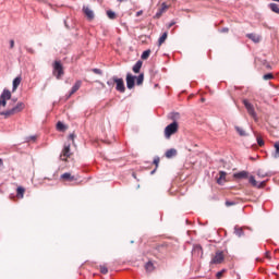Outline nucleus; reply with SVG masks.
<instances>
[{
  "label": "nucleus",
  "mask_w": 279,
  "mask_h": 279,
  "mask_svg": "<svg viewBox=\"0 0 279 279\" xmlns=\"http://www.w3.org/2000/svg\"><path fill=\"white\" fill-rule=\"evenodd\" d=\"M23 110H25V104L17 102L12 109L1 112V116L8 119L10 117H14V114H19V112H23Z\"/></svg>",
  "instance_id": "nucleus-1"
},
{
  "label": "nucleus",
  "mask_w": 279,
  "mask_h": 279,
  "mask_svg": "<svg viewBox=\"0 0 279 279\" xmlns=\"http://www.w3.org/2000/svg\"><path fill=\"white\" fill-rule=\"evenodd\" d=\"M52 69V75L58 80H62V76L64 75V66L62 65V62L54 61Z\"/></svg>",
  "instance_id": "nucleus-2"
},
{
  "label": "nucleus",
  "mask_w": 279,
  "mask_h": 279,
  "mask_svg": "<svg viewBox=\"0 0 279 279\" xmlns=\"http://www.w3.org/2000/svg\"><path fill=\"white\" fill-rule=\"evenodd\" d=\"M178 123L174 121L171 124L167 125L165 129V136L166 138H171V136H173V134H175L178 132Z\"/></svg>",
  "instance_id": "nucleus-3"
},
{
  "label": "nucleus",
  "mask_w": 279,
  "mask_h": 279,
  "mask_svg": "<svg viewBox=\"0 0 279 279\" xmlns=\"http://www.w3.org/2000/svg\"><path fill=\"white\" fill-rule=\"evenodd\" d=\"M9 99H12V93L9 89H3L1 96H0V106H8Z\"/></svg>",
  "instance_id": "nucleus-4"
},
{
  "label": "nucleus",
  "mask_w": 279,
  "mask_h": 279,
  "mask_svg": "<svg viewBox=\"0 0 279 279\" xmlns=\"http://www.w3.org/2000/svg\"><path fill=\"white\" fill-rule=\"evenodd\" d=\"M71 156H73V153H71V144H68V145L65 144L60 155V160H62L63 162H66V159L71 158Z\"/></svg>",
  "instance_id": "nucleus-5"
},
{
  "label": "nucleus",
  "mask_w": 279,
  "mask_h": 279,
  "mask_svg": "<svg viewBox=\"0 0 279 279\" xmlns=\"http://www.w3.org/2000/svg\"><path fill=\"white\" fill-rule=\"evenodd\" d=\"M226 256L223 255V252L217 251L215 256L211 258L210 264L211 265H221V263L225 260Z\"/></svg>",
  "instance_id": "nucleus-6"
},
{
  "label": "nucleus",
  "mask_w": 279,
  "mask_h": 279,
  "mask_svg": "<svg viewBox=\"0 0 279 279\" xmlns=\"http://www.w3.org/2000/svg\"><path fill=\"white\" fill-rule=\"evenodd\" d=\"M113 82L116 84V89L118 93H125V83L123 82V78H118L117 76H113Z\"/></svg>",
  "instance_id": "nucleus-7"
},
{
  "label": "nucleus",
  "mask_w": 279,
  "mask_h": 279,
  "mask_svg": "<svg viewBox=\"0 0 279 279\" xmlns=\"http://www.w3.org/2000/svg\"><path fill=\"white\" fill-rule=\"evenodd\" d=\"M243 104L250 117H252L253 119H256V111L254 110V105H252L248 99H244Z\"/></svg>",
  "instance_id": "nucleus-8"
},
{
  "label": "nucleus",
  "mask_w": 279,
  "mask_h": 279,
  "mask_svg": "<svg viewBox=\"0 0 279 279\" xmlns=\"http://www.w3.org/2000/svg\"><path fill=\"white\" fill-rule=\"evenodd\" d=\"M250 184H252V186H255L256 189H265V186L267 185V181H262L258 184V181H256V179L254 178V175H251L248 179Z\"/></svg>",
  "instance_id": "nucleus-9"
},
{
  "label": "nucleus",
  "mask_w": 279,
  "mask_h": 279,
  "mask_svg": "<svg viewBox=\"0 0 279 279\" xmlns=\"http://www.w3.org/2000/svg\"><path fill=\"white\" fill-rule=\"evenodd\" d=\"M135 82H136V76L132 75V73H128L126 74V88H129V90H132V88H134Z\"/></svg>",
  "instance_id": "nucleus-10"
},
{
  "label": "nucleus",
  "mask_w": 279,
  "mask_h": 279,
  "mask_svg": "<svg viewBox=\"0 0 279 279\" xmlns=\"http://www.w3.org/2000/svg\"><path fill=\"white\" fill-rule=\"evenodd\" d=\"M233 178H235V180H247L250 178V172L243 170L234 173Z\"/></svg>",
  "instance_id": "nucleus-11"
},
{
  "label": "nucleus",
  "mask_w": 279,
  "mask_h": 279,
  "mask_svg": "<svg viewBox=\"0 0 279 279\" xmlns=\"http://www.w3.org/2000/svg\"><path fill=\"white\" fill-rule=\"evenodd\" d=\"M167 10H169V5H167V3L163 2L161 4V8H159L157 13L155 14V19H160V16H162L165 12H167Z\"/></svg>",
  "instance_id": "nucleus-12"
},
{
  "label": "nucleus",
  "mask_w": 279,
  "mask_h": 279,
  "mask_svg": "<svg viewBox=\"0 0 279 279\" xmlns=\"http://www.w3.org/2000/svg\"><path fill=\"white\" fill-rule=\"evenodd\" d=\"M61 180H64L65 182H75L77 178L75 175H72L71 172H65L61 174Z\"/></svg>",
  "instance_id": "nucleus-13"
},
{
  "label": "nucleus",
  "mask_w": 279,
  "mask_h": 279,
  "mask_svg": "<svg viewBox=\"0 0 279 279\" xmlns=\"http://www.w3.org/2000/svg\"><path fill=\"white\" fill-rule=\"evenodd\" d=\"M83 12L88 21H93V19H95V13L93 12V10H90V8L83 7Z\"/></svg>",
  "instance_id": "nucleus-14"
},
{
  "label": "nucleus",
  "mask_w": 279,
  "mask_h": 279,
  "mask_svg": "<svg viewBox=\"0 0 279 279\" xmlns=\"http://www.w3.org/2000/svg\"><path fill=\"white\" fill-rule=\"evenodd\" d=\"M246 38H250V40H252L253 43H260L262 40L260 35H257L255 33L247 34Z\"/></svg>",
  "instance_id": "nucleus-15"
},
{
  "label": "nucleus",
  "mask_w": 279,
  "mask_h": 279,
  "mask_svg": "<svg viewBox=\"0 0 279 279\" xmlns=\"http://www.w3.org/2000/svg\"><path fill=\"white\" fill-rule=\"evenodd\" d=\"M82 88V81H76L75 84L72 86V89L70 92V97L71 95H75L76 90H80Z\"/></svg>",
  "instance_id": "nucleus-16"
},
{
  "label": "nucleus",
  "mask_w": 279,
  "mask_h": 279,
  "mask_svg": "<svg viewBox=\"0 0 279 279\" xmlns=\"http://www.w3.org/2000/svg\"><path fill=\"white\" fill-rule=\"evenodd\" d=\"M16 197H17V199H23L25 197V187L17 186V189H16Z\"/></svg>",
  "instance_id": "nucleus-17"
},
{
  "label": "nucleus",
  "mask_w": 279,
  "mask_h": 279,
  "mask_svg": "<svg viewBox=\"0 0 279 279\" xmlns=\"http://www.w3.org/2000/svg\"><path fill=\"white\" fill-rule=\"evenodd\" d=\"M21 82H23V78L21 76H17L13 80V89H12L13 93H15L19 86H21Z\"/></svg>",
  "instance_id": "nucleus-18"
},
{
  "label": "nucleus",
  "mask_w": 279,
  "mask_h": 279,
  "mask_svg": "<svg viewBox=\"0 0 279 279\" xmlns=\"http://www.w3.org/2000/svg\"><path fill=\"white\" fill-rule=\"evenodd\" d=\"M173 156H178V150L175 148L166 151V158H173Z\"/></svg>",
  "instance_id": "nucleus-19"
},
{
  "label": "nucleus",
  "mask_w": 279,
  "mask_h": 279,
  "mask_svg": "<svg viewBox=\"0 0 279 279\" xmlns=\"http://www.w3.org/2000/svg\"><path fill=\"white\" fill-rule=\"evenodd\" d=\"M194 254H197L198 256H204V248H202V245L197 244L194 246Z\"/></svg>",
  "instance_id": "nucleus-20"
},
{
  "label": "nucleus",
  "mask_w": 279,
  "mask_h": 279,
  "mask_svg": "<svg viewBox=\"0 0 279 279\" xmlns=\"http://www.w3.org/2000/svg\"><path fill=\"white\" fill-rule=\"evenodd\" d=\"M143 68V61H137L133 66V72L141 73V69Z\"/></svg>",
  "instance_id": "nucleus-21"
},
{
  "label": "nucleus",
  "mask_w": 279,
  "mask_h": 279,
  "mask_svg": "<svg viewBox=\"0 0 279 279\" xmlns=\"http://www.w3.org/2000/svg\"><path fill=\"white\" fill-rule=\"evenodd\" d=\"M275 151L272 153V158H279V141L274 144Z\"/></svg>",
  "instance_id": "nucleus-22"
},
{
  "label": "nucleus",
  "mask_w": 279,
  "mask_h": 279,
  "mask_svg": "<svg viewBox=\"0 0 279 279\" xmlns=\"http://www.w3.org/2000/svg\"><path fill=\"white\" fill-rule=\"evenodd\" d=\"M219 178L217 179V183L218 184H223V182H226V175H227V173L226 172H223V171H220L219 172Z\"/></svg>",
  "instance_id": "nucleus-23"
},
{
  "label": "nucleus",
  "mask_w": 279,
  "mask_h": 279,
  "mask_svg": "<svg viewBox=\"0 0 279 279\" xmlns=\"http://www.w3.org/2000/svg\"><path fill=\"white\" fill-rule=\"evenodd\" d=\"M169 36V34L166 32V33H163L160 37H159V39H158V46L159 47H161L162 46V44L165 43V40H167V37Z\"/></svg>",
  "instance_id": "nucleus-24"
},
{
  "label": "nucleus",
  "mask_w": 279,
  "mask_h": 279,
  "mask_svg": "<svg viewBox=\"0 0 279 279\" xmlns=\"http://www.w3.org/2000/svg\"><path fill=\"white\" fill-rule=\"evenodd\" d=\"M137 86H142L143 82H145V74H140L137 77H135Z\"/></svg>",
  "instance_id": "nucleus-25"
},
{
  "label": "nucleus",
  "mask_w": 279,
  "mask_h": 279,
  "mask_svg": "<svg viewBox=\"0 0 279 279\" xmlns=\"http://www.w3.org/2000/svg\"><path fill=\"white\" fill-rule=\"evenodd\" d=\"M257 177L260 178V179H263V178H268V177H269V172H267V171H265V170H263V169H259V170L257 171Z\"/></svg>",
  "instance_id": "nucleus-26"
},
{
  "label": "nucleus",
  "mask_w": 279,
  "mask_h": 279,
  "mask_svg": "<svg viewBox=\"0 0 279 279\" xmlns=\"http://www.w3.org/2000/svg\"><path fill=\"white\" fill-rule=\"evenodd\" d=\"M234 129L238 132L239 136H247V133L245 132V130H243V128L234 126Z\"/></svg>",
  "instance_id": "nucleus-27"
},
{
  "label": "nucleus",
  "mask_w": 279,
  "mask_h": 279,
  "mask_svg": "<svg viewBox=\"0 0 279 279\" xmlns=\"http://www.w3.org/2000/svg\"><path fill=\"white\" fill-rule=\"evenodd\" d=\"M145 269H146V271H149V272L154 271V269H155L154 263H151V262L146 263Z\"/></svg>",
  "instance_id": "nucleus-28"
},
{
  "label": "nucleus",
  "mask_w": 279,
  "mask_h": 279,
  "mask_svg": "<svg viewBox=\"0 0 279 279\" xmlns=\"http://www.w3.org/2000/svg\"><path fill=\"white\" fill-rule=\"evenodd\" d=\"M107 16L108 19H110L111 21H114V19H117V13H114L113 11H107Z\"/></svg>",
  "instance_id": "nucleus-29"
},
{
  "label": "nucleus",
  "mask_w": 279,
  "mask_h": 279,
  "mask_svg": "<svg viewBox=\"0 0 279 279\" xmlns=\"http://www.w3.org/2000/svg\"><path fill=\"white\" fill-rule=\"evenodd\" d=\"M149 56H151V50H145L142 53V60H147L149 58Z\"/></svg>",
  "instance_id": "nucleus-30"
},
{
  "label": "nucleus",
  "mask_w": 279,
  "mask_h": 279,
  "mask_svg": "<svg viewBox=\"0 0 279 279\" xmlns=\"http://www.w3.org/2000/svg\"><path fill=\"white\" fill-rule=\"evenodd\" d=\"M270 10L276 14H279V7L276 3H270Z\"/></svg>",
  "instance_id": "nucleus-31"
},
{
  "label": "nucleus",
  "mask_w": 279,
  "mask_h": 279,
  "mask_svg": "<svg viewBox=\"0 0 279 279\" xmlns=\"http://www.w3.org/2000/svg\"><path fill=\"white\" fill-rule=\"evenodd\" d=\"M57 130H59V132H64V130H66V126L64 125V123L58 122Z\"/></svg>",
  "instance_id": "nucleus-32"
},
{
  "label": "nucleus",
  "mask_w": 279,
  "mask_h": 279,
  "mask_svg": "<svg viewBox=\"0 0 279 279\" xmlns=\"http://www.w3.org/2000/svg\"><path fill=\"white\" fill-rule=\"evenodd\" d=\"M235 235L236 236H243L245 232L243 231V228H235Z\"/></svg>",
  "instance_id": "nucleus-33"
},
{
  "label": "nucleus",
  "mask_w": 279,
  "mask_h": 279,
  "mask_svg": "<svg viewBox=\"0 0 279 279\" xmlns=\"http://www.w3.org/2000/svg\"><path fill=\"white\" fill-rule=\"evenodd\" d=\"M263 80H265L266 82L269 81V80H274V74H271V73L265 74L263 76Z\"/></svg>",
  "instance_id": "nucleus-34"
},
{
  "label": "nucleus",
  "mask_w": 279,
  "mask_h": 279,
  "mask_svg": "<svg viewBox=\"0 0 279 279\" xmlns=\"http://www.w3.org/2000/svg\"><path fill=\"white\" fill-rule=\"evenodd\" d=\"M225 205L229 208V206H236V203L233 201H226Z\"/></svg>",
  "instance_id": "nucleus-35"
},
{
  "label": "nucleus",
  "mask_w": 279,
  "mask_h": 279,
  "mask_svg": "<svg viewBox=\"0 0 279 279\" xmlns=\"http://www.w3.org/2000/svg\"><path fill=\"white\" fill-rule=\"evenodd\" d=\"M257 145H259V147H263V145H265V141H263L260 136L257 137Z\"/></svg>",
  "instance_id": "nucleus-36"
},
{
  "label": "nucleus",
  "mask_w": 279,
  "mask_h": 279,
  "mask_svg": "<svg viewBox=\"0 0 279 279\" xmlns=\"http://www.w3.org/2000/svg\"><path fill=\"white\" fill-rule=\"evenodd\" d=\"M153 162H154L155 167L158 168V165H160V157H156Z\"/></svg>",
  "instance_id": "nucleus-37"
},
{
  "label": "nucleus",
  "mask_w": 279,
  "mask_h": 279,
  "mask_svg": "<svg viewBox=\"0 0 279 279\" xmlns=\"http://www.w3.org/2000/svg\"><path fill=\"white\" fill-rule=\"evenodd\" d=\"M100 272H102L104 275L108 274V267L100 266Z\"/></svg>",
  "instance_id": "nucleus-38"
},
{
  "label": "nucleus",
  "mask_w": 279,
  "mask_h": 279,
  "mask_svg": "<svg viewBox=\"0 0 279 279\" xmlns=\"http://www.w3.org/2000/svg\"><path fill=\"white\" fill-rule=\"evenodd\" d=\"M175 25V21H172L168 24V29H171Z\"/></svg>",
  "instance_id": "nucleus-39"
},
{
  "label": "nucleus",
  "mask_w": 279,
  "mask_h": 279,
  "mask_svg": "<svg viewBox=\"0 0 279 279\" xmlns=\"http://www.w3.org/2000/svg\"><path fill=\"white\" fill-rule=\"evenodd\" d=\"M93 72L96 73V75H101V70L99 69H94Z\"/></svg>",
  "instance_id": "nucleus-40"
},
{
  "label": "nucleus",
  "mask_w": 279,
  "mask_h": 279,
  "mask_svg": "<svg viewBox=\"0 0 279 279\" xmlns=\"http://www.w3.org/2000/svg\"><path fill=\"white\" fill-rule=\"evenodd\" d=\"M108 86H114V77L107 82Z\"/></svg>",
  "instance_id": "nucleus-41"
},
{
  "label": "nucleus",
  "mask_w": 279,
  "mask_h": 279,
  "mask_svg": "<svg viewBox=\"0 0 279 279\" xmlns=\"http://www.w3.org/2000/svg\"><path fill=\"white\" fill-rule=\"evenodd\" d=\"M266 258H268V260H271V253L270 252H266Z\"/></svg>",
  "instance_id": "nucleus-42"
},
{
  "label": "nucleus",
  "mask_w": 279,
  "mask_h": 279,
  "mask_svg": "<svg viewBox=\"0 0 279 279\" xmlns=\"http://www.w3.org/2000/svg\"><path fill=\"white\" fill-rule=\"evenodd\" d=\"M216 276H217L218 279L223 278V272L218 271Z\"/></svg>",
  "instance_id": "nucleus-43"
},
{
  "label": "nucleus",
  "mask_w": 279,
  "mask_h": 279,
  "mask_svg": "<svg viewBox=\"0 0 279 279\" xmlns=\"http://www.w3.org/2000/svg\"><path fill=\"white\" fill-rule=\"evenodd\" d=\"M31 141H36V136H29V137H27V142L29 143Z\"/></svg>",
  "instance_id": "nucleus-44"
},
{
  "label": "nucleus",
  "mask_w": 279,
  "mask_h": 279,
  "mask_svg": "<svg viewBox=\"0 0 279 279\" xmlns=\"http://www.w3.org/2000/svg\"><path fill=\"white\" fill-rule=\"evenodd\" d=\"M172 119H180V113H173Z\"/></svg>",
  "instance_id": "nucleus-45"
},
{
  "label": "nucleus",
  "mask_w": 279,
  "mask_h": 279,
  "mask_svg": "<svg viewBox=\"0 0 279 279\" xmlns=\"http://www.w3.org/2000/svg\"><path fill=\"white\" fill-rule=\"evenodd\" d=\"M14 47V39L10 40V49H12Z\"/></svg>",
  "instance_id": "nucleus-46"
},
{
  "label": "nucleus",
  "mask_w": 279,
  "mask_h": 279,
  "mask_svg": "<svg viewBox=\"0 0 279 279\" xmlns=\"http://www.w3.org/2000/svg\"><path fill=\"white\" fill-rule=\"evenodd\" d=\"M221 32H222L223 34H227V32H229V28H222Z\"/></svg>",
  "instance_id": "nucleus-47"
},
{
  "label": "nucleus",
  "mask_w": 279,
  "mask_h": 279,
  "mask_svg": "<svg viewBox=\"0 0 279 279\" xmlns=\"http://www.w3.org/2000/svg\"><path fill=\"white\" fill-rule=\"evenodd\" d=\"M71 141H75V134L70 135Z\"/></svg>",
  "instance_id": "nucleus-48"
},
{
  "label": "nucleus",
  "mask_w": 279,
  "mask_h": 279,
  "mask_svg": "<svg viewBox=\"0 0 279 279\" xmlns=\"http://www.w3.org/2000/svg\"><path fill=\"white\" fill-rule=\"evenodd\" d=\"M143 15V11H138L137 13H136V16H142Z\"/></svg>",
  "instance_id": "nucleus-49"
},
{
  "label": "nucleus",
  "mask_w": 279,
  "mask_h": 279,
  "mask_svg": "<svg viewBox=\"0 0 279 279\" xmlns=\"http://www.w3.org/2000/svg\"><path fill=\"white\" fill-rule=\"evenodd\" d=\"M266 69H271V65H269V64H266Z\"/></svg>",
  "instance_id": "nucleus-50"
},
{
  "label": "nucleus",
  "mask_w": 279,
  "mask_h": 279,
  "mask_svg": "<svg viewBox=\"0 0 279 279\" xmlns=\"http://www.w3.org/2000/svg\"><path fill=\"white\" fill-rule=\"evenodd\" d=\"M220 272H222V275L226 274V269L220 270Z\"/></svg>",
  "instance_id": "nucleus-51"
},
{
  "label": "nucleus",
  "mask_w": 279,
  "mask_h": 279,
  "mask_svg": "<svg viewBox=\"0 0 279 279\" xmlns=\"http://www.w3.org/2000/svg\"><path fill=\"white\" fill-rule=\"evenodd\" d=\"M1 165H3V160L2 159H0V167H1Z\"/></svg>",
  "instance_id": "nucleus-52"
},
{
  "label": "nucleus",
  "mask_w": 279,
  "mask_h": 279,
  "mask_svg": "<svg viewBox=\"0 0 279 279\" xmlns=\"http://www.w3.org/2000/svg\"><path fill=\"white\" fill-rule=\"evenodd\" d=\"M201 101H203V102H204V101H206V99H205V98H202V99H201Z\"/></svg>",
  "instance_id": "nucleus-53"
},
{
  "label": "nucleus",
  "mask_w": 279,
  "mask_h": 279,
  "mask_svg": "<svg viewBox=\"0 0 279 279\" xmlns=\"http://www.w3.org/2000/svg\"><path fill=\"white\" fill-rule=\"evenodd\" d=\"M156 172V170H154L151 173H155Z\"/></svg>",
  "instance_id": "nucleus-54"
},
{
  "label": "nucleus",
  "mask_w": 279,
  "mask_h": 279,
  "mask_svg": "<svg viewBox=\"0 0 279 279\" xmlns=\"http://www.w3.org/2000/svg\"><path fill=\"white\" fill-rule=\"evenodd\" d=\"M274 1H278L279 2V0H274Z\"/></svg>",
  "instance_id": "nucleus-55"
},
{
  "label": "nucleus",
  "mask_w": 279,
  "mask_h": 279,
  "mask_svg": "<svg viewBox=\"0 0 279 279\" xmlns=\"http://www.w3.org/2000/svg\"><path fill=\"white\" fill-rule=\"evenodd\" d=\"M48 181H51V179H48Z\"/></svg>",
  "instance_id": "nucleus-56"
}]
</instances>
